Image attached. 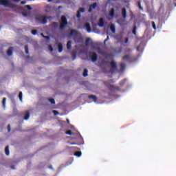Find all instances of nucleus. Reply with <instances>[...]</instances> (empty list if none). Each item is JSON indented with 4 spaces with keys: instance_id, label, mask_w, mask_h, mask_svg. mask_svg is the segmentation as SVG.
<instances>
[{
    "instance_id": "20e7f679",
    "label": "nucleus",
    "mask_w": 176,
    "mask_h": 176,
    "mask_svg": "<svg viewBox=\"0 0 176 176\" xmlns=\"http://www.w3.org/2000/svg\"><path fill=\"white\" fill-rule=\"evenodd\" d=\"M0 5H3V6L11 8L12 9L16 8V5L12 3L9 0H0Z\"/></svg>"
},
{
    "instance_id": "a19ab883",
    "label": "nucleus",
    "mask_w": 176,
    "mask_h": 176,
    "mask_svg": "<svg viewBox=\"0 0 176 176\" xmlns=\"http://www.w3.org/2000/svg\"><path fill=\"white\" fill-rule=\"evenodd\" d=\"M126 83V80H124L120 82V86H123Z\"/></svg>"
},
{
    "instance_id": "2eb2a0df",
    "label": "nucleus",
    "mask_w": 176,
    "mask_h": 176,
    "mask_svg": "<svg viewBox=\"0 0 176 176\" xmlns=\"http://www.w3.org/2000/svg\"><path fill=\"white\" fill-rule=\"evenodd\" d=\"M105 25L104 22V19L101 18L100 20H99V23H98V25L99 27H104V25Z\"/></svg>"
},
{
    "instance_id": "5fc2aeb1",
    "label": "nucleus",
    "mask_w": 176,
    "mask_h": 176,
    "mask_svg": "<svg viewBox=\"0 0 176 176\" xmlns=\"http://www.w3.org/2000/svg\"><path fill=\"white\" fill-rule=\"evenodd\" d=\"M45 12L47 13V12H49V10H45Z\"/></svg>"
},
{
    "instance_id": "393cba45",
    "label": "nucleus",
    "mask_w": 176,
    "mask_h": 176,
    "mask_svg": "<svg viewBox=\"0 0 176 176\" xmlns=\"http://www.w3.org/2000/svg\"><path fill=\"white\" fill-rule=\"evenodd\" d=\"M88 72H89V71L87 70V69H84V72L82 74V76H84V78H86V76H87Z\"/></svg>"
},
{
    "instance_id": "b1692460",
    "label": "nucleus",
    "mask_w": 176,
    "mask_h": 176,
    "mask_svg": "<svg viewBox=\"0 0 176 176\" xmlns=\"http://www.w3.org/2000/svg\"><path fill=\"white\" fill-rule=\"evenodd\" d=\"M130 59V55L126 54L122 57V60L127 61Z\"/></svg>"
},
{
    "instance_id": "72a5a7b5",
    "label": "nucleus",
    "mask_w": 176,
    "mask_h": 176,
    "mask_svg": "<svg viewBox=\"0 0 176 176\" xmlns=\"http://www.w3.org/2000/svg\"><path fill=\"white\" fill-rule=\"evenodd\" d=\"M89 42H90V38H87L86 41H85L86 46H89Z\"/></svg>"
},
{
    "instance_id": "aec40b11",
    "label": "nucleus",
    "mask_w": 176,
    "mask_h": 176,
    "mask_svg": "<svg viewBox=\"0 0 176 176\" xmlns=\"http://www.w3.org/2000/svg\"><path fill=\"white\" fill-rule=\"evenodd\" d=\"M124 69H126V64L122 63L120 64V71H124Z\"/></svg>"
},
{
    "instance_id": "f704fd0d",
    "label": "nucleus",
    "mask_w": 176,
    "mask_h": 176,
    "mask_svg": "<svg viewBox=\"0 0 176 176\" xmlns=\"http://www.w3.org/2000/svg\"><path fill=\"white\" fill-rule=\"evenodd\" d=\"M72 57L73 60H75V58H76V52L72 53Z\"/></svg>"
},
{
    "instance_id": "052dcab7",
    "label": "nucleus",
    "mask_w": 176,
    "mask_h": 176,
    "mask_svg": "<svg viewBox=\"0 0 176 176\" xmlns=\"http://www.w3.org/2000/svg\"><path fill=\"white\" fill-rule=\"evenodd\" d=\"M113 1H117V0H113Z\"/></svg>"
},
{
    "instance_id": "7c9ffc66",
    "label": "nucleus",
    "mask_w": 176,
    "mask_h": 176,
    "mask_svg": "<svg viewBox=\"0 0 176 176\" xmlns=\"http://www.w3.org/2000/svg\"><path fill=\"white\" fill-rule=\"evenodd\" d=\"M19 98L20 101H23V92H19Z\"/></svg>"
},
{
    "instance_id": "a211bd4d",
    "label": "nucleus",
    "mask_w": 176,
    "mask_h": 176,
    "mask_svg": "<svg viewBox=\"0 0 176 176\" xmlns=\"http://www.w3.org/2000/svg\"><path fill=\"white\" fill-rule=\"evenodd\" d=\"M110 30L113 32V34H115V32H116V28L113 24L111 25Z\"/></svg>"
},
{
    "instance_id": "6e6552de",
    "label": "nucleus",
    "mask_w": 176,
    "mask_h": 176,
    "mask_svg": "<svg viewBox=\"0 0 176 176\" xmlns=\"http://www.w3.org/2000/svg\"><path fill=\"white\" fill-rule=\"evenodd\" d=\"M96 8H97V3L91 4L88 10L89 13H91V12H93V9H96Z\"/></svg>"
},
{
    "instance_id": "bb28decb",
    "label": "nucleus",
    "mask_w": 176,
    "mask_h": 176,
    "mask_svg": "<svg viewBox=\"0 0 176 176\" xmlns=\"http://www.w3.org/2000/svg\"><path fill=\"white\" fill-rule=\"evenodd\" d=\"M138 8L140 10H144V8H142V6H141V1L138 2Z\"/></svg>"
},
{
    "instance_id": "5701e85b",
    "label": "nucleus",
    "mask_w": 176,
    "mask_h": 176,
    "mask_svg": "<svg viewBox=\"0 0 176 176\" xmlns=\"http://www.w3.org/2000/svg\"><path fill=\"white\" fill-rule=\"evenodd\" d=\"M122 52H123V48L122 47H120L118 50H115V53H116V54H119L122 53Z\"/></svg>"
},
{
    "instance_id": "4c0bfd02",
    "label": "nucleus",
    "mask_w": 176,
    "mask_h": 176,
    "mask_svg": "<svg viewBox=\"0 0 176 176\" xmlns=\"http://www.w3.org/2000/svg\"><path fill=\"white\" fill-rule=\"evenodd\" d=\"M32 35H36L38 34V31L36 30H32Z\"/></svg>"
},
{
    "instance_id": "6e6d98bb",
    "label": "nucleus",
    "mask_w": 176,
    "mask_h": 176,
    "mask_svg": "<svg viewBox=\"0 0 176 176\" xmlns=\"http://www.w3.org/2000/svg\"><path fill=\"white\" fill-rule=\"evenodd\" d=\"M49 168H53V166H50Z\"/></svg>"
},
{
    "instance_id": "7ed1b4c3",
    "label": "nucleus",
    "mask_w": 176,
    "mask_h": 176,
    "mask_svg": "<svg viewBox=\"0 0 176 176\" xmlns=\"http://www.w3.org/2000/svg\"><path fill=\"white\" fill-rule=\"evenodd\" d=\"M48 19L49 16L45 15H39L36 17V21H38V23H40V24H47Z\"/></svg>"
},
{
    "instance_id": "473e14b6",
    "label": "nucleus",
    "mask_w": 176,
    "mask_h": 176,
    "mask_svg": "<svg viewBox=\"0 0 176 176\" xmlns=\"http://www.w3.org/2000/svg\"><path fill=\"white\" fill-rule=\"evenodd\" d=\"M65 134H67V135H72V131L68 130L65 132Z\"/></svg>"
},
{
    "instance_id": "39448f33",
    "label": "nucleus",
    "mask_w": 176,
    "mask_h": 176,
    "mask_svg": "<svg viewBox=\"0 0 176 176\" xmlns=\"http://www.w3.org/2000/svg\"><path fill=\"white\" fill-rule=\"evenodd\" d=\"M98 57V56H97V54L96 52H89V58H91V61H93V63H96V61H97Z\"/></svg>"
},
{
    "instance_id": "ddd939ff",
    "label": "nucleus",
    "mask_w": 176,
    "mask_h": 176,
    "mask_svg": "<svg viewBox=\"0 0 176 176\" xmlns=\"http://www.w3.org/2000/svg\"><path fill=\"white\" fill-rule=\"evenodd\" d=\"M8 56H12L13 55V47H10L8 48L7 51Z\"/></svg>"
},
{
    "instance_id": "c9c22d12",
    "label": "nucleus",
    "mask_w": 176,
    "mask_h": 176,
    "mask_svg": "<svg viewBox=\"0 0 176 176\" xmlns=\"http://www.w3.org/2000/svg\"><path fill=\"white\" fill-rule=\"evenodd\" d=\"M41 35H42V36H43V38H45L47 41H49L50 39V36H44L43 33H42Z\"/></svg>"
},
{
    "instance_id": "c03bdc74",
    "label": "nucleus",
    "mask_w": 176,
    "mask_h": 176,
    "mask_svg": "<svg viewBox=\"0 0 176 176\" xmlns=\"http://www.w3.org/2000/svg\"><path fill=\"white\" fill-rule=\"evenodd\" d=\"M7 129L8 130V132H10L11 128H10V124H8L7 126Z\"/></svg>"
},
{
    "instance_id": "412c9836",
    "label": "nucleus",
    "mask_w": 176,
    "mask_h": 176,
    "mask_svg": "<svg viewBox=\"0 0 176 176\" xmlns=\"http://www.w3.org/2000/svg\"><path fill=\"white\" fill-rule=\"evenodd\" d=\"M52 27H54V28L55 29L58 28V22H53L52 24Z\"/></svg>"
},
{
    "instance_id": "37998d69",
    "label": "nucleus",
    "mask_w": 176,
    "mask_h": 176,
    "mask_svg": "<svg viewBox=\"0 0 176 176\" xmlns=\"http://www.w3.org/2000/svg\"><path fill=\"white\" fill-rule=\"evenodd\" d=\"M49 50L53 52V47H52V45H49Z\"/></svg>"
},
{
    "instance_id": "4be33fe9",
    "label": "nucleus",
    "mask_w": 176,
    "mask_h": 176,
    "mask_svg": "<svg viewBox=\"0 0 176 176\" xmlns=\"http://www.w3.org/2000/svg\"><path fill=\"white\" fill-rule=\"evenodd\" d=\"M58 52L61 53L63 52V44L59 43L58 45Z\"/></svg>"
},
{
    "instance_id": "c85d7f7f",
    "label": "nucleus",
    "mask_w": 176,
    "mask_h": 176,
    "mask_svg": "<svg viewBox=\"0 0 176 176\" xmlns=\"http://www.w3.org/2000/svg\"><path fill=\"white\" fill-rule=\"evenodd\" d=\"M50 102L52 104L54 105V104H56V101L54 100V98H50L49 99Z\"/></svg>"
},
{
    "instance_id": "0eeeda50",
    "label": "nucleus",
    "mask_w": 176,
    "mask_h": 176,
    "mask_svg": "<svg viewBox=\"0 0 176 176\" xmlns=\"http://www.w3.org/2000/svg\"><path fill=\"white\" fill-rule=\"evenodd\" d=\"M85 8H80L77 12V15H76V17L78 19H80V13H85Z\"/></svg>"
},
{
    "instance_id": "603ef678",
    "label": "nucleus",
    "mask_w": 176,
    "mask_h": 176,
    "mask_svg": "<svg viewBox=\"0 0 176 176\" xmlns=\"http://www.w3.org/2000/svg\"><path fill=\"white\" fill-rule=\"evenodd\" d=\"M67 123H69V120L67 119Z\"/></svg>"
},
{
    "instance_id": "1a4fd4ad",
    "label": "nucleus",
    "mask_w": 176,
    "mask_h": 176,
    "mask_svg": "<svg viewBox=\"0 0 176 176\" xmlns=\"http://www.w3.org/2000/svg\"><path fill=\"white\" fill-rule=\"evenodd\" d=\"M121 14L123 19H127V11L126 10V8H122Z\"/></svg>"
},
{
    "instance_id": "49530a36",
    "label": "nucleus",
    "mask_w": 176,
    "mask_h": 176,
    "mask_svg": "<svg viewBox=\"0 0 176 176\" xmlns=\"http://www.w3.org/2000/svg\"><path fill=\"white\" fill-rule=\"evenodd\" d=\"M129 43V38H126L124 41V43Z\"/></svg>"
},
{
    "instance_id": "8fccbe9b",
    "label": "nucleus",
    "mask_w": 176,
    "mask_h": 176,
    "mask_svg": "<svg viewBox=\"0 0 176 176\" xmlns=\"http://www.w3.org/2000/svg\"><path fill=\"white\" fill-rule=\"evenodd\" d=\"M137 50H140V47H137Z\"/></svg>"
},
{
    "instance_id": "dca6fc26",
    "label": "nucleus",
    "mask_w": 176,
    "mask_h": 176,
    "mask_svg": "<svg viewBox=\"0 0 176 176\" xmlns=\"http://www.w3.org/2000/svg\"><path fill=\"white\" fill-rule=\"evenodd\" d=\"M67 49L68 50H71L72 49V41H69L67 43Z\"/></svg>"
},
{
    "instance_id": "a878e982",
    "label": "nucleus",
    "mask_w": 176,
    "mask_h": 176,
    "mask_svg": "<svg viewBox=\"0 0 176 176\" xmlns=\"http://www.w3.org/2000/svg\"><path fill=\"white\" fill-rule=\"evenodd\" d=\"M74 155L77 156V157H80V156H82V152L77 151V152L74 153Z\"/></svg>"
},
{
    "instance_id": "3c124183",
    "label": "nucleus",
    "mask_w": 176,
    "mask_h": 176,
    "mask_svg": "<svg viewBox=\"0 0 176 176\" xmlns=\"http://www.w3.org/2000/svg\"><path fill=\"white\" fill-rule=\"evenodd\" d=\"M47 8H48L49 9H50V6H47Z\"/></svg>"
},
{
    "instance_id": "2f4dec72",
    "label": "nucleus",
    "mask_w": 176,
    "mask_h": 176,
    "mask_svg": "<svg viewBox=\"0 0 176 176\" xmlns=\"http://www.w3.org/2000/svg\"><path fill=\"white\" fill-rule=\"evenodd\" d=\"M137 30V27L135 26L133 31H132V34H133V35H137V31L135 30Z\"/></svg>"
},
{
    "instance_id": "9d476101",
    "label": "nucleus",
    "mask_w": 176,
    "mask_h": 176,
    "mask_svg": "<svg viewBox=\"0 0 176 176\" xmlns=\"http://www.w3.org/2000/svg\"><path fill=\"white\" fill-rule=\"evenodd\" d=\"M84 27L86 28L87 32H91V27L90 26V23H87L84 25Z\"/></svg>"
},
{
    "instance_id": "4d7b16f0",
    "label": "nucleus",
    "mask_w": 176,
    "mask_h": 176,
    "mask_svg": "<svg viewBox=\"0 0 176 176\" xmlns=\"http://www.w3.org/2000/svg\"><path fill=\"white\" fill-rule=\"evenodd\" d=\"M12 168H13V170H14V166H12Z\"/></svg>"
},
{
    "instance_id": "a18cd8bd",
    "label": "nucleus",
    "mask_w": 176,
    "mask_h": 176,
    "mask_svg": "<svg viewBox=\"0 0 176 176\" xmlns=\"http://www.w3.org/2000/svg\"><path fill=\"white\" fill-rule=\"evenodd\" d=\"M25 3H27V1H22L21 2V5H25Z\"/></svg>"
},
{
    "instance_id": "c756f323",
    "label": "nucleus",
    "mask_w": 176,
    "mask_h": 176,
    "mask_svg": "<svg viewBox=\"0 0 176 176\" xmlns=\"http://www.w3.org/2000/svg\"><path fill=\"white\" fill-rule=\"evenodd\" d=\"M25 9H28V10H32V8L30 5L25 6Z\"/></svg>"
},
{
    "instance_id": "f03ea898",
    "label": "nucleus",
    "mask_w": 176,
    "mask_h": 176,
    "mask_svg": "<svg viewBox=\"0 0 176 176\" xmlns=\"http://www.w3.org/2000/svg\"><path fill=\"white\" fill-rule=\"evenodd\" d=\"M67 25H68V21L67 20V17L63 15L60 17V25L59 26V30H64V28H67Z\"/></svg>"
},
{
    "instance_id": "79ce46f5",
    "label": "nucleus",
    "mask_w": 176,
    "mask_h": 176,
    "mask_svg": "<svg viewBox=\"0 0 176 176\" xmlns=\"http://www.w3.org/2000/svg\"><path fill=\"white\" fill-rule=\"evenodd\" d=\"M107 41H109V36H107V38H105V40H104V43L105 44V43H107Z\"/></svg>"
},
{
    "instance_id": "423d86ee",
    "label": "nucleus",
    "mask_w": 176,
    "mask_h": 176,
    "mask_svg": "<svg viewBox=\"0 0 176 176\" xmlns=\"http://www.w3.org/2000/svg\"><path fill=\"white\" fill-rule=\"evenodd\" d=\"M115 17V8H111L108 14V20H112Z\"/></svg>"
},
{
    "instance_id": "e433bc0d",
    "label": "nucleus",
    "mask_w": 176,
    "mask_h": 176,
    "mask_svg": "<svg viewBox=\"0 0 176 176\" xmlns=\"http://www.w3.org/2000/svg\"><path fill=\"white\" fill-rule=\"evenodd\" d=\"M25 52L26 54H28L29 51H28V45H25Z\"/></svg>"
},
{
    "instance_id": "6ab92c4d",
    "label": "nucleus",
    "mask_w": 176,
    "mask_h": 176,
    "mask_svg": "<svg viewBox=\"0 0 176 176\" xmlns=\"http://www.w3.org/2000/svg\"><path fill=\"white\" fill-rule=\"evenodd\" d=\"M5 153L6 155V156H9L10 152L9 151V146H6V148H5Z\"/></svg>"
},
{
    "instance_id": "bf43d9fd",
    "label": "nucleus",
    "mask_w": 176,
    "mask_h": 176,
    "mask_svg": "<svg viewBox=\"0 0 176 176\" xmlns=\"http://www.w3.org/2000/svg\"><path fill=\"white\" fill-rule=\"evenodd\" d=\"M60 8H61V6H59V7H58V9H60Z\"/></svg>"
},
{
    "instance_id": "f257e3e1",
    "label": "nucleus",
    "mask_w": 176,
    "mask_h": 176,
    "mask_svg": "<svg viewBox=\"0 0 176 176\" xmlns=\"http://www.w3.org/2000/svg\"><path fill=\"white\" fill-rule=\"evenodd\" d=\"M70 36H74V40L76 43H83V38L80 36L78 30H72L70 32Z\"/></svg>"
},
{
    "instance_id": "864d4df0",
    "label": "nucleus",
    "mask_w": 176,
    "mask_h": 176,
    "mask_svg": "<svg viewBox=\"0 0 176 176\" xmlns=\"http://www.w3.org/2000/svg\"><path fill=\"white\" fill-rule=\"evenodd\" d=\"M53 0H48V2H52Z\"/></svg>"
},
{
    "instance_id": "ea45409f",
    "label": "nucleus",
    "mask_w": 176,
    "mask_h": 176,
    "mask_svg": "<svg viewBox=\"0 0 176 176\" xmlns=\"http://www.w3.org/2000/svg\"><path fill=\"white\" fill-rule=\"evenodd\" d=\"M153 30H156V24L154 21L151 22Z\"/></svg>"
},
{
    "instance_id": "4468645a",
    "label": "nucleus",
    "mask_w": 176,
    "mask_h": 176,
    "mask_svg": "<svg viewBox=\"0 0 176 176\" xmlns=\"http://www.w3.org/2000/svg\"><path fill=\"white\" fill-rule=\"evenodd\" d=\"M30 111H25V116L23 118L24 120H28L30 119Z\"/></svg>"
},
{
    "instance_id": "f3484780",
    "label": "nucleus",
    "mask_w": 176,
    "mask_h": 176,
    "mask_svg": "<svg viewBox=\"0 0 176 176\" xmlns=\"http://www.w3.org/2000/svg\"><path fill=\"white\" fill-rule=\"evenodd\" d=\"M110 89H111V90H117L118 91H120V87H118V86L115 87V86H113V85H111V86H110Z\"/></svg>"
},
{
    "instance_id": "9b49d317",
    "label": "nucleus",
    "mask_w": 176,
    "mask_h": 176,
    "mask_svg": "<svg viewBox=\"0 0 176 176\" xmlns=\"http://www.w3.org/2000/svg\"><path fill=\"white\" fill-rule=\"evenodd\" d=\"M110 67L112 68V69H116L118 68V65H116V62L112 60L109 63Z\"/></svg>"
},
{
    "instance_id": "13d9d810",
    "label": "nucleus",
    "mask_w": 176,
    "mask_h": 176,
    "mask_svg": "<svg viewBox=\"0 0 176 176\" xmlns=\"http://www.w3.org/2000/svg\"><path fill=\"white\" fill-rule=\"evenodd\" d=\"M98 50H101V48H98Z\"/></svg>"
},
{
    "instance_id": "de8ad7c7",
    "label": "nucleus",
    "mask_w": 176,
    "mask_h": 176,
    "mask_svg": "<svg viewBox=\"0 0 176 176\" xmlns=\"http://www.w3.org/2000/svg\"><path fill=\"white\" fill-rule=\"evenodd\" d=\"M78 144H76V142H73V143H71V145H77Z\"/></svg>"
},
{
    "instance_id": "58836bf2",
    "label": "nucleus",
    "mask_w": 176,
    "mask_h": 176,
    "mask_svg": "<svg viewBox=\"0 0 176 176\" xmlns=\"http://www.w3.org/2000/svg\"><path fill=\"white\" fill-rule=\"evenodd\" d=\"M52 113H54V115H55V116H57V115H58L60 113L56 110H53Z\"/></svg>"
},
{
    "instance_id": "09e8293b",
    "label": "nucleus",
    "mask_w": 176,
    "mask_h": 176,
    "mask_svg": "<svg viewBox=\"0 0 176 176\" xmlns=\"http://www.w3.org/2000/svg\"><path fill=\"white\" fill-rule=\"evenodd\" d=\"M20 0H14V2H19Z\"/></svg>"
},
{
    "instance_id": "f8f14e48",
    "label": "nucleus",
    "mask_w": 176,
    "mask_h": 176,
    "mask_svg": "<svg viewBox=\"0 0 176 176\" xmlns=\"http://www.w3.org/2000/svg\"><path fill=\"white\" fill-rule=\"evenodd\" d=\"M88 98H89V100H93L94 102H97L98 98L97 96H96V95H89L88 96Z\"/></svg>"
},
{
    "instance_id": "cd10ccee",
    "label": "nucleus",
    "mask_w": 176,
    "mask_h": 176,
    "mask_svg": "<svg viewBox=\"0 0 176 176\" xmlns=\"http://www.w3.org/2000/svg\"><path fill=\"white\" fill-rule=\"evenodd\" d=\"M2 104H3V108H6V98H3Z\"/></svg>"
}]
</instances>
